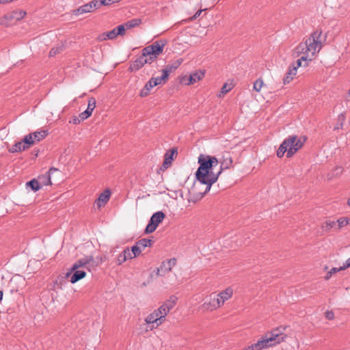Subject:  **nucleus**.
Here are the masks:
<instances>
[{"instance_id": "nucleus-1", "label": "nucleus", "mask_w": 350, "mask_h": 350, "mask_svg": "<svg viewBox=\"0 0 350 350\" xmlns=\"http://www.w3.org/2000/svg\"><path fill=\"white\" fill-rule=\"evenodd\" d=\"M325 39L326 36L323 35L321 30H316L295 47L293 55H302L305 59L312 62L318 57Z\"/></svg>"}, {"instance_id": "nucleus-2", "label": "nucleus", "mask_w": 350, "mask_h": 350, "mask_svg": "<svg viewBox=\"0 0 350 350\" xmlns=\"http://www.w3.org/2000/svg\"><path fill=\"white\" fill-rule=\"evenodd\" d=\"M167 42L159 40L146 46L142 50L141 55L130 64L129 71L136 72L145 64H152L157 62L159 57L163 54Z\"/></svg>"}, {"instance_id": "nucleus-3", "label": "nucleus", "mask_w": 350, "mask_h": 350, "mask_svg": "<svg viewBox=\"0 0 350 350\" xmlns=\"http://www.w3.org/2000/svg\"><path fill=\"white\" fill-rule=\"evenodd\" d=\"M198 162L200 165L196 172L195 178L213 185L217 181L221 174V171L213 172L214 167L219 163L217 159L210 155L200 154Z\"/></svg>"}, {"instance_id": "nucleus-4", "label": "nucleus", "mask_w": 350, "mask_h": 350, "mask_svg": "<svg viewBox=\"0 0 350 350\" xmlns=\"http://www.w3.org/2000/svg\"><path fill=\"white\" fill-rule=\"evenodd\" d=\"M176 304L175 298H171L163 302L158 308L148 314L144 319L147 330L157 329L166 321V317Z\"/></svg>"}, {"instance_id": "nucleus-5", "label": "nucleus", "mask_w": 350, "mask_h": 350, "mask_svg": "<svg viewBox=\"0 0 350 350\" xmlns=\"http://www.w3.org/2000/svg\"><path fill=\"white\" fill-rule=\"evenodd\" d=\"M307 138L305 136L290 135L280 144L277 156L282 158L286 154L288 158L293 157L304 145Z\"/></svg>"}, {"instance_id": "nucleus-6", "label": "nucleus", "mask_w": 350, "mask_h": 350, "mask_svg": "<svg viewBox=\"0 0 350 350\" xmlns=\"http://www.w3.org/2000/svg\"><path fill=\"white\" fill-rule=\"evenodd\" d=\"M286 325H280L267 332L259 338L264 349L273 347L286 340L287 335L285 334Z\"/></svg>"}, {"instance_id": "nucleus-7", "label": "nucleus", "mask_w": 350, "mask_h": 350, "mask_svg": "<svg viewBox=\"0 0 350 350\" xmlns=\"http://www.w3.org/2000/svg\"><path fill=\"white\" fill-rule=\"evenodd\" d=\"M183 62L182 59H178L176 62L174 66L167 65L161 70L162 76L160 77H152L145 84L144 88L141 90L139 96L141 97H146L149 95L150 90L155 86L165 84L169 78L170 73L176 69Z\"/></svg>"}, {"instance_id": "nucleus-8", "label": "nucleus", "mask_w": 350, "mask_h": 350, "mask_svg": "<svg viewBox=\"0 0 350 350\" xmlns=\"http://www.w3.org/2000/svg\"><path fill=\"white\" fill-rule=\"evenodd\" d=\"M212 185L204 181L202 182L200 179L196 178L193 184L189 189V201L196 202L200 200L211 189Z\"/></svg>"}, {"instance_id": "nucleus-9", "label": "nucleus", "mask_w": 350, "mask_h": 350, "mask_svg": "<svg viewBox=\"0 0 350 350\" xmlns=\"http://www.w3.org/2000/svg\"><path fill=\"white\" fill-rule=\"evenodd\" d=\"M165 217V215L162 211H158L154 213L150 217L149 223L146 226L145 233L150 234L154 232L158 226L163 221Z\"/></svg>"}, {"instance_id": "nucleus-10", "label": "nucleus", "mask_w": 350, "mask_h": 350, "mask_svg": "<svg viewBox=\"0 0 350 350\" xmlns=\"http://www.w3.org/2000/svg\"><path fill=\"white\" fill-rule=\"evenodd\" d=\"M100 6L101 5H100L99 0H93L73 10L72 13L73 15L78 16L86 13L92 12L95 10L99 8Z\"/></svg>"}, {"instance_id": "nucleus-11", "label": "nucleus", "mask_w": 350, "mask_h": 350, "mask_svg": "<svg viewBox=\"0 0 350 350\" xmlns=\"http://www.w3.org/2000/svg\"><path fill=\"white\" fill-rule=\"evenodd\" d=\"M233 294L234 290L231 286H228L219 293H215L216 302L217 303L219 308H221L227 301L230 300L232 297Z\"/></svg>"}, {"instance_id": "nucleus-12", "label": "nucleus", "mask_w": 350, "mask_h": 350, "mask_svg": "<svg viewBox=\"0 0 350 350\" xmlns=\"http://www.w3.org/2000/svg\"><path fill=\"white\" fill-rule=\"evenodd\" d=\"M219 308V307L215 297V293H212L204 299L203 304L200 306L199 310L202 312H213Z\"/></svg>"}, {"instance_id": "nucleus-13", "label": "nucleus", "mask_w": 350, "mask_h": 350, "mask_svg": "<svg viewBox=\"0 0 350 350\" xmlns=\"http://www.w3.org/2000/svg\"><path fill=\"white\" fill-rule=\"evenodd\" d=\"M47 135L46 131H36L25 136L23 142L28 144L29 147L33 145L36 142H40Z\"/></svg>"}, {"instance_id": "nucleus-14", "label": "nucleus", "mask_w": 350, "mask_h": 350, "mask_svg": "<svg viewBox=\"0 0 350 350\" xmlns=\"http://www.w3.org/2000/svg\"><path fill=\"white\" fill-rule=\"evenodd\" d=\"M176 262V261L174 258H171L163 262L161 266L157 269V275L159 276H162L170 272L175 266Z\"/></svg>"}, {"instance_id": "nucleus-15", "label": "nucleus", "mask_w": 350, "mask_h": 350, "mask_svg": "<svg viewBox=\"0 0 350 350\" xmlns=\"http://www.w3.org/2000/svg\"><path fill=\"white\" fill-rule=\"evenodd\" d=\"M57 172H58L57 169L51 168L46 174L39 176L37 179L40 183V187H42L43 186L52 185L51 176L54 173Z\"/></svg>"}, {"instance_id": "nucleus-16", "label": "nucleus", "mask_w": 350, "mask_h": 350, "mask_svg": "<svg viewBox=\"0 0 350 350\" xmlns=\"http://www.w3.org/2000/svg\"><path fill=\"white\" fill-rule=\"evenodd\" d=\"M92 260L93 258L92 256L85 257L84 258L79 260L72 265L71 268L66 273V278H69L73 271H75L76 269H78L79 267L86 265L87 264L92 261Z\"/></svg>"}, {"instance_id": "nucleus-17", "label": "nucleus", "mask_w": 350, "mask_h": 350, "mask_svg": "<svg viewBox=\"0 0 350 350\" xmlns=\"http://www.w3.org/2000/svg\"><path fill=\"white\" fill-rule=\"evenodd\" d=\"M13 14L11 12L0 16V25L4 27H9L16 24Z\"/></svg>"}, {"instance_id": "nucleus-18", "label": "nucleus", "mask_w": 350, "mask_h": 350, "mask_svg": "<svg viewBox=\"0 0 350 350\" xmlns=\"http://www.w3.org/2000/svg\"><path fill=\"white\" fill-rule=\"evenodd\" d=\"M111 196V192L109 189L105 190L102 193L100 194L97 199L96 204L98 208L104 206L107 202L109 200Z\"/></svg>"}, {"instance_id": "nucleus-19", "label": "nucleus", "mask_w": 350, "mask_h": 350, "mask_svg": "<svg viewBox=\"0 0 350 350\" xmlns=\"http://www.w3.org/2000/svg\"><path fill=\"white\" fill-rule=\"evenodd\" d=\"M297 71L296 68H292L291 66L288 67L287 72L283 78V83L284 85L290 83L297 75Z\"/></svg>"}, {"instance_id": "nucleus-20", "label": "nucleus", "mask_w": 350, "mask_h": 350, "mask_svg": "<svg viewBox=\"0 0 350 350\" xmlns=\"http://www.w3.org/2000/svg\"><path fill=\"white\" fill-rule=\"evenodd\" d=\"M232 159L229 154H226L222 157L221 160L220 161V168L219 171H221V173L224 170L229 169L232 167Z\"/></svg>"}, {"instance_id": "nucleus-21", "label": "nucleus", "mask_w": 350, "mask_h": 350, "mask_svg": "<svg viewBox=\"0 0 350 350\" xmlns=\"http://www.w3.org/2000/svg\"><path fill=\"white\" fill-rule=\"evenodd\" d=\"M86 272L83 270L76 269L73 271L69 278H70V282L72 284H75L79 281L80 280L83 279L86 276Z\"/></svg>"}, {"instance_id": "nucleus-22", "label": "nucleus", "mask_w": 350, "mask_h": 350, "mask_svg": "<svg viewBox=\"0 0 350 350\" xmlns=\"http://www.w3.org/2000/svg\"><path fill=\"white\" fill-rule=\"evenodd\" d=\"M190 82L192 85L202 81L205 76V71L202 70H196L189 75Z\"/></svg>"}, {"instance_id": "nucleus-23", "label": "nucleus", "mask_w": 350, "mask_h": 350, "mask_svg": "<svg viewBox=\"0 0 350 350\" xmlns=\"http://www.w3.org/2000/svg\"><path fill=\"white\" fill-rule=\"evenodd\" d=\"M66 49V44L64 42H59L53 46L49 51V55L50 57H55L58 54L62 53Z\"/></svg>"}, {"instance_id": "nucleus-24", "label": "nucleus", "mask_w": 350, "mask_h": 350, "mask_svg": "<svg viewBox=\"0 0 350 350\" xmlns=\"http://www.w3.org/2000/svg\"><path fill=\"white\" fill-rule=\"evenodd\" d=\"M175 153V150H172L170 152H167L165 154V159L162 165V169L166 170L172 164V161H173V156Z\"/></svg>"}, {"instance_id": "nucleus-25", "label": "nucleus", "mask_w": 350, "mask_h": 350, "mask_svg": "<svg viewBox=\"0 0 350 350\" xmlns=\"http://www.w3.org/2000/svg\"><path fill=\"white\" fill-rule=\"evenodd\" d=\"M295 57H300L299 59H298L296 62V65H291V66L292 68H296V70H297V69L299 68V67H301V66H308V64L310 62H311L310 60H308V59H305V58H304V55H294Z\"/></svg>"}, {"instance_id": "nucleus-26", "label": "nucleus", "mask_w": 350, "mask_h": 350, "mask_svg": "<svg viewBox=\"0 0 350 350\" xmlns=\"http://www.w3.org/2000/svg\"><path fill=\"white\" fill-rule=\"evenodd\" d=\"M337 230L350 226V217H341L336 220Z\"/></svg>"}, {"instance_id": "nucleus-27", "label": "nucleus", "mask_w": 350, "mask_h": 350, "mask_svg": "<svg viewBox=\"0 0 350 350\" xmlns=\"http://www.w3.org/2000/svg\"><path fill=\"white\" fill-rule=\"evenodd\" d=\"M11 12L12 13L14 18L16 22H18L23 19L27 15L26 11L20 9L12 10L11 11Z\"/></svg>"}, {"instance_id": "nucleus-28", "label": "nucleus", "mask_w": 350, "mask_h": 350, "mask_svg": "<svg viewBox=\"0 0 350 350\" xmlns=\"http://www.w3.org/2000/svg\"><path fill=\"white\" fill-rule=\"evenodd\" d=\"M265 86V83L261 77L258 78L253 83V90L258 93L260 92Z\"/></svg>"}, {"instance_id": "nucleus-29", "label": "nucleus", "mask_w": 350, "mask_h": 350, "mask_svg": "<svg viewBox=\"0 0 350 350\" xmlns=\"http://www.w3.org/2000/svg\"><path fill=\"white\" fill-rule=\"evenodd\" d=\"M29 148V146L28 144H25L23 141L21 142H18L16 144H14L12 148L10 149V151L12 152H16L18 151H22L27 148Z\"/></svg>"}, {"instance_id": "nucleus-30", "label": "nucleus", "mask_w": 350, "mask_h": 350, "mask_svg": "<svg viewBox=\"0 0 350 350\" xmlns=\"http://www.w3.org/2000/svg\"><path fill=\"white\" fill-rule=\"evenodd\" d=\"M322 228L325 229L326 231H329L332 228L337 229V224L336 221L327 219L323 224Z\"/></svg>"}, {"instance_id": "nucleus-31", "label": "nucleus", "mask_w": 350, "mask_h": 350, "mask_svg": "<svg viewBox=\"0 0 350 350\" xmlns=\"http://www.w3.org/2000/svg\"><path fill=\"white\" fill-rule=\"evenodd\" d=\"M242 350H264L260 340L258 339L256 342L248 345L245 347Z\"/></svg>"}, {"instance_id": "nucleus-32", "label": "nucleus", "mask_w": 350, "mask_h": 350, "mask_svg": "<svg viewBox=\"0 0 350 350\" xmlns=\"http://www.w3.org/2000/svg\"><path fill=\"white\" fill-rule=\"evenodd\" d=\"M234 87V85L232 83H225L221 89V91H220V93L218 94V96L219 97H222L224 96L226 94H227L228 92H229Z\"/></svg>"}, {"instance_id": "nucleus-33", "label": "nucleus", "mask_w": 350, "mask_h": 350, "mask_svg": "<svg viewBox=\"0 0 350 350\" xmlns=\"http://www.w3.org/2000/svg\"><path fill=\"white\" fill-rule=\"evenodd\" d=\"M66 275H59L57 277L56 280L54 282L55 286L59 288L62 289L63 286L66 282Z\"/></svg>"}, {"instance_id": "nucleus-34", "label": "nucleus", "mask_w": 350, "mask_h": 350, "mask_svg": "<svg viewBox=\"0 0 350 350\" xmlns=\"http://www.w3.org/2000/svg\"><path fill=\"white\" fill-rule=\"evenodd\" d=\"M27 185L30 187L31 189L34 191H38L40 188H42L40 185V183L38 182V179H33L29 182L27 183Z\"/></svg>"}, {"instance_id": "nucleus-35", "label": "nucleus", "mask_w": 350, "mask_h": 350, "mask_svg": "<svg viewBox=\"0 0 350 350\" xmlns=\"http://www.w3.org/2000/svg\"><path fill=\"white\" fill-rule=\"evenodd\" d=\"M141 20L139 18H135L125 23L126 28L131 29L133 27L138 26L141 23Z\"/></svg>"}, {"instance_id": "nucleus-36", "label": "nucleus", "mask_w": 350, "mask_h": 350, "mask_svg": "<svg viewBox=\"0 0 350 350\" xmlns=\"http://www.w3.org/2000/svg\"><path fill=\"white\" fill-rule=\"evenodd\" d=\"M340 271H343L341 267H340L338 268H336V267L332 268L329 271H327V274L324 277L325 280L327 281V280H330V278L332 277L333 275L336 274V273H338Z\"/></svg>"}, {"instance_id": "nucleus-37", "label": "nucleus", "mask_w": 350, "mask_h": 350, "mask_svg": "<svg viewBox=\"0 0 350 350\" xmlns=\"http://www.w3.org/2000/svg\"><path fill=\"white\" fill-rule=\"evenodd\" d=\"M179 82L180 84L187 86L192 85L191 82H190V77L187 75L180 76L179 78Z\"/></svg>"}, {"instance_id": "nucleus-38", "label": "nucleus", "mask_w": 350, "mask_h": 350, "mask_svg": "<svg viewBox=\"0 0 350 350\" xmlns=\"http://www.w3.org/2000/svg\"><path fill=\"white\" fill-rule=\"evenodd\" d=\"M116 29L118 35V36H124L125 34V33H126V31L128 30V29L126 28L125 23L118 26L116 28Z\"/></svg>"}, {"instance_id": "nucleus-39", "label": "nucleus", "mask_w": 350, "mask_h": 350, "mask_svg": "<svg viewBox=\"0 0 350 350\" xmlns=\"http://www.w3.org/2000/svg\"><path fill=\"white\" fill-rule=\"evenodd\" d=\"M95 107H96V99L94 98H89L87 109L92 113L94 109H95Z\"/></svg>"}, {"instance_id": "nucleus-40", "label": "nucleus", "mask_w": 350, "mask_h": 350, "mask_svg": "<svg viewBox=\"0 0 350 350\" xmlns=\"http://www.w3.org/2000/svg\"><path fill=\"white\" fill-rule=\"evenodd\" d=\"M127 260L126 256L124 252H121L116 258V263L118 265L123 264L124 262Z\"/></svg>"}, {"instance_id": "nucleus-41", "label": "nucleus", "mask_w": 350, "mask_h": 350, "mask_svg": "<svg viewBox=\"0 0 350 350\" xmlns=\"http://www.w3.org/2000/svg\"><path fill=\"white\" fill-rule=\"evenodd\" d=\"M123 252L127 260H132L136 258L135 256H133V253L129 247L125 248Z\"/></svg>"}, {"instance_id": "nucleus-42", "label": "nucleus", "mask_w": 350, "mask_h": 350, "mask_svg": "<svg viewBox=\"0 0 350 350\" xmlns=\"http://www.w3.org/2000/svg\"><path fill=\"white\" fill-rule=\"evenodd\" d=\"M338 120L340 122L336 126L334 127V130L340 129L342 128L343 123L345 120V116L344 114L341 113L338 116Z\"/></svg>"}, {"instance_id": "nucleus-43", "label": "nucleus", "mask_w": 350, "mask_h": 350, "mask_svg": "<svg viewBox=\"0 0 350 350\" xmlns=\"http://www.w3.org/2000/svg\"><path fill=\"white\" fill-rule=\"evenodd\" d=\"M107 33L109 40H114L118 36L116 28H114L113 29H112L111 31H107Z\"/></svg>"}, {"instance_id": "nucleus-44", "label": "nucleus", "mask_w": 350, "mask_h": 350, "mask_svg": "<svg viewBox=\"0 0 350 350\" xmlns=\"http://www.w3.org/2000/svg\"><path fill=\"white\" fill-rule=\"evenodd\" d=\"M92 112H90L89 110L86 109L85 111L81 113L79 116L81 118V120L83 121L86 119H88L89 117L91 116Z\"/></svg>"}, {"instance_id": "nucleus-45", "label": "nucleus", "mask_w": 350, "mask_h": 350, "mask_svg": "<svg viewBox=\"0 0 350 350\" xmlns=\"http://www.w3.org/2000/svg\"><path fill=\"white\" fill-rule=\"evenodd\" d=\"M139 241L141 242V243H142L145 248L147 247H151L152 244V240L148 239H142L139 240Z\"/></svg>"}, {"instance_id": "nucleus-46", "label": "nucleus", "mask_w": 350, "mask_h": 350, "mask_svg": "<svg viewBox=\"0 0 350 350\" xmlns=\"http://www.w3.org/2000/svg\"><path fill=\"white\" fill-rule=\"evenodd\" d=\"M130 249L133 253V256H135V257L139 256L142 253V251L135 245L132 246Z\"/></svg>"}, {"instance_id": "nucleus-47", "label": "nucleus", "mask_w": 350, "mask_h": 350, "mask_svg": "<svg viewBox=\"0 0 350 350\" xmlns=\"http://www.w3.org/2000/svg\"><path fill=\"white\" fill-rule=\"evenodd\" d=\"M109 40L107 32H104L98 35L97 37V40L99 42H103Z\"/></svg>"}, {"instance_id": "nucleus-48", "label": "nucleus", "mask_w": 350, "mask_h": 350, "mask_svg": "<svg viewBox=\"0 0 350 350\" xmlns=\"http://www.w3.org/2000/svg\"><path fill=\"white\" fill-rule=\"evenodd\" d=\"M325 317L328 320H333L335 317V314L332 310H327L325 312Z\"/></svg>"}, {"instance_id": "nucleus-49", "label": "nucleus", "mask_w": 350, "mask_h": 350, "mask_svg": "<svg viewBox=\"0 0 350 350\" xmlns=\"http://www.w3.org/2000/svg\"><path fill=\"white\" fill-rule=\"evenodd\" d=\"M81 118L79 116H73L70 120V123H72L74 124H78L81 122Z\"/></svg>"}, {"instance_id": "nucleus-50", "label": "nucleus", "mask_w": 350, "mask_h": 350, "mask_svg": "<svg viewBox=\"0 0 350 350\" xmlns=\"http://www.w3.org/2000/svg\"><path fill=\"white\" fill-rule=\"evenodd\" d=\"M206 9H204V10H198L196 14L190 18V21H193L195 19H196L198 17H199L201 14V13L203 12V11H205Z\"/></svg>"}, {"instance_id": "nucleus-51", "label": "nucleus", "mask_w": 350, "mask_h": 350, "mask_svg": "<svg viewBox=\"0 0 350 350\" xmlns=\"http://www.w3.org/2000/svg\"><path fill=\"white\" fill-rule=\"evenodd\" d=\"M350 267V257L346 260V262L341 266L342 270H345L346 269Z\"/></svg>"}, {"instance_id": "nucleus-52", "label": "nucleus", "mask_w": 350, "mask_h": 350, "mask_svg": "<svg viewBox=\"0 0 350 350\" xmlns=\"http://www.w3.org/2000/svg\"><path fill=\"white\" fill-rule=\"evenodd\" d=\"M334 172L336 176L340 175L342 172V169L340 167H337L334 169Z\"/></svg>"}, {"instance_id": "nucleus-53", "label": "nucleus", "mask_w": 350, "mask_h": 350, "mask_svg": "<svg viewBox=\"0 0 350 350\" xmlns=\"http://www.w3.org/2000/svg\"><path fill=\"white\" fill-rule=\"evenodd\" d=\"M142 252L145 249L144 246L139 241L136 242L135 244Z\"/></svg>"}, {"instance_id": "nucleus-54", "label": "nucleus", "mask_w": 350, "mask_h": 350, "mask_svg": "<svg viewBox=\"0 0 350 350\" xmlns=\"http://www.w3.org/2000/svg\"><path fill=\"white\" fill-rule=\"evenodd\" d=\"M3 291H0V303L1 302V301L3 299Z\"/></svg>"}, {"instance_id": "nucleus-55", "label": "nucleus", "mask_w": 350, "mask_h": 350, "mask_svg": "<svg viewBox=\"0 0 350 350\" xmlns=\"http://www.w3.org/2000/svg\"><path fill=\"white\" fill-rule=\"evenodd\" d=\"M347 204L349 206H350V198L347 200Z\"/></svg>"}]
</instances>
